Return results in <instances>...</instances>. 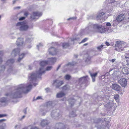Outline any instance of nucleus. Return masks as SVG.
Here are the masks:
<instances>
[{
  "instance_id": "obj_1",
  "label": "nucleus",
  "mask_w": 129,
  "mask_h": 129,
  "mask_svg": "<svg viewBox=\"0 0 129 129\" xmlns=\"http://www.w3.org/2000/svg\"><path fill=\"white\" fill-rule=\"evenodd\" d=\"M47 61H43L40 62L41 67L38 71L36 73H32L29 77V80L30 84L26 85L25 84H20L15 87V90L11 94H7V98L3 97L1 98L0 102L2 103H6L9 100V98H16L21 97L22 93H26L29 92L31 89L32 87L31 84L35 81L37 78L45 72L44 66L48 64Z\"/></svg>"
},
{
  "instance_id": "obj_2",
  "label": "nucleus",
  "mask_w": 129,
  "mask_h": 129,
  "mask_svg": "<svg viewBox=\"0 0 129 129\" xmlns=\"http://www.w3.org/2000/svg\"><path fill=\"white\" fill-rule=\"evenodd\" d=\"M105 28L101 25L95 24L89 26L85 28L86 30L88 29L91 31H96L100 33H103L105 32Z\"/></svg>"
},
{
  "instance_id": "obj_3",
  "label": "nucleus",
  "mask_w": 129,
  "mask_h": 129,
  "mask_svg": "<svg viewBox=\"0 0 129 129\" xmlns=\"http://www.w3.org/2000/svg\"><path fill=\"white\" fill-rule=\"evenodd\" d=\"M29 27L28 25L24 21L18 22L16 25V28L21 31H27Z\"/></svg>"
},
{
  "instance_id": "obj_4",
  "label": "nucleus",
  "mask_w": 129,
  "mask_h": 129,
  "mask_svg": "<svg viewBox=\"0 0 129 129\" xmlns=\"http://www.w3.org/2000/svg\"><path fill=\"white\" fill-rule=\"evenodd\" d=\"M126 46L124 42L117 41L116 42L115 44V49L121 52L124 50V48L126 47Z\"/></svg>"
},
{
  "instance_id": "obj_5",
  "label": "nucleus",
  "mask_w": 129,
  "mask_h": 129,
  "mask_svg": "<svg viewBox=\"0 0 129 129\" xmlns=\"http://www.w3.org/2000/svg\"><path fill=\"white\" fill-rule=\"evenodd\" d=\"M42 13L38 11L33 12L31 15L30 19L31 21L38 18L39 17L41 16Z\"/></svg>"
},
{
  "instance_id": "obj_6",
  "label": "nucleus",
  "mask_w": 129,
  "mask_h": 129,
  "mask_svg": "<svg viewBox=\"0 0 129 129\" xmlns=\"http://www.w3.org/2000/svg\"><path fill=\"white\" fill-rule=\"evenodd\" d=\"M117 69L119 70L120 71H121L122 73L124 75H126L129 74V68L127 67L124 66L121 67L120 66H117Z\"/></svg>"
},
{
  "instance_id": "obj_7",
  "label": "nucleus",
  "mask_w": 129,
  "mask_h": 129,
  "mask_svg": "<svg viewBox=\"0 0 129 129\" xmlns=\"http://www.w3.org/2000/svg\"><path fill=\"white\" fill-rule=\"evenodd\" d=\"M49 54L52 55L56 54L58 51L55 48L53 47H51L48 50Z\"/></svg>"
},
{
  "instance_id": "obj_8",
  "label": "nucleus",
  "mask_w": 129,
  "mask_h": 129,
  "mask_svg": "<svg viewBox=\"0 0 129 129\" xmlns=\"http://www.w3.org/2000/svg\"><path fill=\"white\" fill-rule=\"evenodd\" d=\"M60 115L58 110H54L51 113V116L53 117H58Z\"/></svg>"
},
{
  "instance_id": "obj_9",
  "label": "nucleus",
  "mask_w": 129,
  "mask_h": 129,
  "mask_svg": "<svg viewBox=\"0 0 129 129\" xmlns=\"http://www.w3.org/2000/svg\"><path fill=\"white\" fill-rule=\"evenodd\" d=\"M63 83L62 81L58 80H55L54 81V85L56 86V88H58L60 85Z\"/></svg>"
},
{
  "instance_id": "obj_10",
  "label": "nucleus",
  "mask_w": 129,
  "mask_h": 129,
  "mask_svg": "<svg viewBox=\"0 0 129 129\" xmlns=\"http://www.w3.org/2000/svg\"><path fill=\"white\" fill-rule=\"evenodd\" d=\"M119 83L122 87H125L127 85V81L124 78L120 79L118 81Z\"/></svg>"
},
{
  "instance_id": "obj_11",
  "label": "nucleus",
  "mask_w": 129,
  "mask_h": 129,
  "mask_svg": "<svg viewBox=\"0 0 129 129\" xmlns=\"http://www.w3.org/2000/svg\"><path fill=\"white\" fill-rule=\"evenodd\" d=\"M64 124L60 123H56L55 125V129H63L64 127Z\"/></svg>"
},
{
  "instance_id": "obj_12",
  "label": "nucleus",
  "mask_w": 129,
  "mask_h": 129,
  "mask_svg": "<svg viewBox=\"0 0 129 129\" xmlns=\"http://www.w3.org/2000/svg\"><path fill=\"white\" fill-rule=\"evenodd\" d=\"M105 13L103 12H100L98 15H97L96 17V18L97 20L100 19H105Z\"/></svg>"
},
{
  "instance_id": "obj_13",
  "label": "nucleus",
  "mask_w": 129,
  "mask_h": 129,
  "mask_svg": "<svg viewBox=\"0 0 129 129\" xmlns=\"http://www.w3.org/2000/svg\"><path fill=\"white\" fill-rule=\"evenodd\" d=\"M88 78V77L87 76L81 77L79 79L78 82L79 83L84 82L87 81Z\"/></svg>"
},
{
  "instance_id": "obj_14",
  "label": "nucleus",
  "mask_w": 129,
  "mask_h": 129,
  "mask_svg": "<svg viewBox=\"0 0 129 129\" xmlns=\"http://www.w3.org/2000/svg\"><path fill=\"white\" fill-rule=\"evenodd\" d=\"M112 88L117 91H119L120 87L119 85L116 84H112Z\"/></svg>"
},
{
  "instance_id": "obj_15",
  "label": "nucleus",
  "mask_w": 129,
  "mask_h": 129,
  "mask_svg": "<svg viewBox=\"0 0 129 129\" xmlns=\"http://www.w3.org/2000/svg\"><path fill=\"white\" fill-rule=\"evenodd\" d=\"M120 72L119 71H116L114 73L112 74L114 78L116 79L119 78L120 76Z\"/></svg>"
},
{
  "instance_id": "obj_16",
  "label": "nucleus",
  "mask_w": 129,
  "mask_h": 129,
  "mask_svg": "<svg viewBox=\"0 0 129 129\" xmlns=\"http://www.w3.org/2000/svg\"><path fill=\"white\" fill-rule=\"evenodd\" d=\"M56 60L55 58H49L47 61L48 64H52L56 62Z\"/></svg>"
},
{
  "instance_id": "obj_17",
  "label": "nucleus",
  "mask_w": 129,
  "mask_h": 129,
  "mask_svg": "<svg viewBox=\"0 0 129 129\" xmlns=\"http://www.w3.org/2000/svg\"><path fill=\"white\" fill-rule=\"evenodd\" d=\"M124 16L123 15H120L116 18V20L118 22H120L123 20Z\"/></svg>"
},
{
  "instance_id": "obj_18",
  "label": "nucleus",
  "mask_w": 129,
  "mask_h": 129,
  "mask_svg": "<svg viewBox=\"0 0 129 129\" xmlns=\"http://www.w3.org/2000/svg\"><path fill=\"white\" fill-rule=\"evenodd\" d=\"M23 44V39L22 38H18L17 41V46H22Z\"/></svg>"
},
{
  "instance_id": "obj_19",
  "label": "nucleus",
  "mask_w": 129,
  "mask_h": 129,
  "mask_svg": "<svg viewBox=\"0 0 129 129\" xmlns=\"http://www.w3.org/2000/svg\"><path fill=\"white\" fill-rule=\"evenodd\" d=\"M20 52V50L18 48L15 49H14L11 54V55L13 56H16Z\"/></svg>"
},
{
  "instance_id": "obj_20",
  "label": "nucleus",
  "mask_w": 129,
  "mask_h": 129,
  "mask_svg": "<svg viewBox=\"0 0 129 129\" xmlns=\"http://www.w3.org/2000/svg\"><path fill=\"white\" fill-rule=\"evenodd\" d=\"M124 56L126 59V61L127 63V65L128 67H129V51L125 54Z\"/></svg>"
},
{
  "instance_id": "obj_21",
  "label": "nucleus",
  "mask_w": 129,
  "mask_h": 129,
  "mask_svg": "<svg viewBox=\"0 0 129 129\" xmlns=\"http://www.w3.org/2000/svg\"><path fill=\"white\" fill-rule=\"evenodd\" d=\"M92 78V80L93 82H94L95 81V78L96 76L98 73H95L92 74L89 72Z\"/></svg>"
},
{
  "instance_id": "obj_22",
  "label": "nucleus",
  "mask_w": 129,
  "mask_h": 129,
  "mask_svg": "<svg viewBox=\"0 0 129 129\" xmlns=\"http://www.w3.org/2000/svg\"><path fill=\"white\" fill-rule=\"evenodd\" d=\"M114 105V104L112 102H111L107 103V104L105 105V106L108 108H110L113 106Z\"/></svg>"
},
{
  "instance_id": "obj_23",
  "label": "nucleus",
  "mask_w": 129,
  "mask_h": 129,
  "mask_svg": "<svg viewBox=\"0 0 129 129\" xmlns=\"http://www.w3.org/2000/svg\"><path fill=\"white\" fill-rule=\"evenodd\" d=\"M49 123V122L46 120H43L41 123V126L43 127L45 126Z\"/></svg>"
},
{
  "instance_id": "obj_24",
  "label": "nucleus",
  "mask_w": 129,
  "mask_h": 129,
  "mask_svg": "<svg viewBox=\"0 0 129 129\" xmlns=\"http://www.w3.org/2000/svg\"><path fill=\"white\" fill-rule=\"evenodd\" d=\"M65 95V94L62 92H60L58 93L56 95L57 98H60L63 97Z\"/></svg>"
},
{
  "instance_id": "obj_25",
  "label": "nucleus",
  "mask_w": 129,
  "mask_h": 129,
  "mask_svg": "<svg viewBox=\"0 0 129 129\" xmlns=\"http://www.w3.org/2000/svg\"><path fill=\"white\" fill-rule=\"evenodd\" d=\"M14 62V60L12 59H10L8 60L6 63L7 65L10 66Z\"/></svg>"
},
{
  "instance_id": "obj_26",
  "label": "nucleus",
  "mask_w": 129,
  "mask_h": 129,
  "mask_svg": "<svg viewBox=\"0 0 129 129\" xmlns=\"http://www.w3.org/2000/svg\"><path fill=\"white\" fill-rule=\"evenodd\" d=\"M46 108V107H44L43 108H42L40 111V114L43 115H44L47 112V111L45 110Z\"/></svg>"
},
{
  "instance_id": "obj_27",
  "label": "nucleus",
  "mask_w": 129,
  "mask_h": 129,
  "mask_svg": "<svg viewBox=\"0 0 129 129\" xmlns=\"http://www.w3.org/2000/svg\"><path fill=\"white\" fill-rule=\"evenodd\" d=\"M68 101L71 107L73 106L75 100L73 99L70 98L68 100Z\"/></svg>"
},
{
  "instance_id": "obj_28",
  "label": "nucleus",
  "mask_w": 129,
  "mask_h": 129,
  "mask_svg": "<svg viewBox=\"0 0 129 129\" xmlns=\"http://www.w3.org/2000/svg\"><path fill=\"white\" fill-rule=\"evenodd\" d=\"M52 101H49L47 102V109H50L52 108Z\"/></svg>"
},
{
  "instance_id": "obj_29",
  "label": "nucleus",
  "mask_w": 129,
  "mask_h": 129,
  "mask_svg": "<svg viewBox=\"0 0 129 129\" xmlns=\"http://www.w3.org/2000/svg\"><path fill=\"white\" fill-rule=\"evenodd\" d=\"M25 55V54L22 53L19 55V57L18 59V61L20 62L24 57Z\"/></svg>"
},
{
  "instance_id": "obj_30",
  "label": "nucleus",
  "mask_w": 129,
  "mask_h": 129,
  "mask_svg": "<svg viewBox=\"0 0 129 129\" xmlns=\"http://www.w3.org/2000/svg\"><path fill=\"white\" fill-rule=\"evenodd\" d=\"M85 56L86 57V59H85L86 62L87 63V64H89L90 62V57L87 54L85 55Z\"/></svg>"
},
{
  "instance_id": "obj_31",
  "label": "nucleus",
  "mask_w": 129,
  "mask_h": 129,
  "mask_svg": "<svg viewBox=\"0 0 129 129\" xmlns=\"http://www.w3.org/2000/svg\"><path fill=\"white\" fill-rule=\"evenodd\" d=\"M75 63L74 62H69L66 66H65L64 67L66 68H68L74 65Z\"/></svg>"
},
{
  "instance_id": "obj_32",
  "label": "nucleus",
  "mask_w": 129,
  "mask_h": 129,
  "mask_svg": "<svg viewBox=\"0 0 129 129\" xmlns=\"http://www.w3.org/2000/svg\"><path fill=\"white\" fill-rule=\"evenodd\" d=\"M70 46L69 44L67 43H64L62 44V46L63 48H66Z\"/></svg>"
},
{
  "instance_id": "obj_33",
  "label": "nucleus",
  "mask_w": 129,
  "mask_h": 129,
  "mask_svg": "<svg viewBox=\"0 0 129 129\" xmlns=\"http://www.w3.org/2000/svg\"><path fill=\"white\" fill-rule=\"evenodd\" d=\"M5 67L4 65L0 66V74L3 73L5 70Z\"/></svg>"
},
{
  "instance_id": "obj_34",
  "label": "nucleus",
  "mask_w": 129,
  "mask_h": 129,
  "mask_svg": "<svg viewBox=\"0 0 129 129\" xmlns=\"http://www.w3.org/2000/svg\"><path fill=\"white\" fill-rule=\"evenodd\" d=\"M69 116L70 117H74L76 116V115L75 112L72 111V112L70 113Z\"/></svg>"
},
{
  "instance_id": "obj_35",
  "label": "nucleus",
  "mask_w": 129,
  "mask_h": 129,
  "mask_svg": "<svg viewBox=\"0 0 129 129\" xmlns=\"http://www.w3.org/2000/svg\"><path fill=\"white\" fill-rule=\"evenodd\" d=\"M104 46V45H102L101 46L98 47H97V48L98 50L100 51H101L102 49V48L103 46Z\"/></svg>"
},
{
  "instance_id": "obj_36",
  "label": "nucleus",
  "mask_w": 129,
  "mask_h": 129,
  "mask_svg": "<svg viewBox=\"0 0 129 129\" xmlns=\"http://www.w3.org/2000/svg\"><path fill=\"white\" fill-rule=\"evenodd\" d=\"M52 68V67L51 66H48L47 67L46 70L45 69V71H49Z\"/></svg>"
},
{
  "instance_id": "obj_37",
  "label": "nucleus",
  "mask_w": 129,
  "mask_h": 129,
  "mask_svg": "<svg viewBox=\"0 0 129 129\" xmlns=\"http://www.w3.org/2000/svg\"><path fill=\"white\" fill-rule=\"evenodd\" d=\"M3 52L2 51H0V63L2 61V60L1 57L2 56L3 54Z\"/></svg>"
},
{
  "instance_id": "obj_38",
  "label": "nucleus",
  "mask_w": 129,
  "mask_h": 129,
  "mask_svg": "<svg viewBox=\"0 0 129 129\" xmlns=\"http://www.w3.org/2000/svg\"><path fill=\"white\" fill-rule=\"evenodd\" d=\"M6 126V125L5 123H3V126H0V129H4Z\"/></svg>"
},
{
  "instance_id": "obj_39",
  "label": "nucleus",
  "mask_w": 129,
  "mask_h": 129,
  "mask_svg": "<svg viewBox=\"0 0 129 129\" xmlns=\"http://www.w3.org/2000/svg\"><path fill=\"white\" fill-rule=\"evenodd\" d=\"M119 95L118 94H116L114 95V98L116 100H118L119 98Z\"/></svg>"
},
{
  "instance_id": "obj_40",
  "label": "nucleus",
  "mask_w": 129,
  "mask_h": 129,
  "mask_svg": "<svg viewBox=\"0 0 129 129\" xmlns=\"http://www.w3.org/2000/svg\"><path fill=\"white\" fill-rule=\"evenodd\" d=\"M33 40V39L31 38H27L26 39V41L27 42H31Z\"/></svg>"
},
{
  "instance_id": "obj_41",
  "label": "nucleus",
  "mask_w": 129,
  "mask_h": 129,
  "mask_svg": "<svg viewBox=\"0 0 129 129\" xmlns=\"http://www.w3.org/2000/svg\"><path fill=\"white\" fill-rule=\"evenodd\" d=\"M70 77L71 76L70 75H67L65 76V78L66 80H69L70 79Z\"/></svg>"
},
{
  "instance_id": "obj_42",
  "label": "nucleus",
  "mask_w": 129,
  "mask_h": 129,
  "mask_svg": "<svg viewBox=\"0 0 129 129\" xmlns=\"http://www.w3.org/2000/svg\"><path fill=\"white\" fill-rule=\"evenodd\" d=\"M87 39L86 38H84L81 41L80 43V44L85 42L87 40Z\"/></svg>"
},
{
  "instance_id": "obj_43",
  "label": "nucleus",
  "mask_w": 129,
  "mask_h": 129,
  "mask_svg": "<svg viewBox=\"0 0 129 129\" xmlns=\"http://www.w3.org/2000/svg\"><path fill=\"white\" fill-rule=\"evenodd\" d=\"M68 87L67 86H64L63 87L62 89L63 90H67L68 89Z\"/></svg>"
},
{
  "instance_id": "obj_44",
  "label": "nucleus",
  "mask_w": 129,
  "mask_h": 129,
  "mask_svg": "<svg viewBox=\"0 0 129 129\" xmlns=\"http://www.w3.org/2000/svg\"><path fill=\"white\" fill-rule=\"evenodd\" d=\"M25 18V17H21L19 19V20L20 21L23 20H24Z\"/></svg>"
},
{
  "instance_id": "obj_45",
  "label": "nucleus",
  "mask_w": 129,
  "mask_h": 129,
  "mask_svg": "<svg viewBox=\"0 0 129 129\" xmlns=\"http://www.w3.org/2000/svg\"><path fill=\"white\" fill-rule=\"evenodd\" d=\"M6 116V115L5 114H0V118Z\"/></svg>"
},
{
  "instance_id": "obj_46",
  "label": "nucleus",
  "mask_w": 129,
  "mask_h": 129,
  "mask_svg": "<svg viewBox=\"0 0 129 129\" xmlns=\"http://www.w3.org/2000/svg\"><path fill=\"white\" fill-rule=\"evenodd\" d=\"M78 39H79L78 38H75L72 39L71 40L72 41H74L76 40H78Z\"/></svg>"
},
{
  "instance_id": "obj_47",
  "label": "nucleus",
  "mask_w": 129,
  "mask_h": 129,
  "mask_svg": "<svg viewBox=\"0 0 129 129\" xmlns=\"http://www.w3.org/2000/svg\"><path fill=\"white\" fill-rule=\"evenodd\" d=\"M43 45L42 44H41V43H40L39 45H37V47L38 48V49H39V47L41 46H43Z\"/></svg>"
},
{
  "instance_id": "obj_48",
  "label": "nucleus",
  "mask_w": 129,
  "mask_h": 129,
  "mask_svg": "<svg viewBox=\"0 0 129 129\" xmlns=\"http://www.w3.org/2000/svg\"><path fill=\"white\" fill-rule=\"evenodd\" d=\"M30 129H39L36 126L31 127Z\"/></svg>"
},
{
  "instance_id": "obj_49",
  "label": "nucleus",
  "mask_w": 129,
  "mask_h": 129,
  "mask_svg": "<svg viewBox=\"0 0 129 129\" xmlns=\"http://www.w3.org/2000/svg\"><path fill=\"white\" fill-rule=\"evenodd\" d=\"M115 60H116V59H112V60H109L110 61V62H112V63L114 62L115 61Z\"/></svg>"
},
{
  "instance_id": "obj_50",
  "label": "nucleus",
  "mask_w": 129,
  "mask_h": 129,
  "mask_svg": "<svg viewBox=\"0 0 129 129\" xmlns=\"http://www.w3.org/2000/svg\"><path fill=\"white\" fill-rule=\"evenodd\" d=\"M42 98L40 96H38L37 98L35 99V100H39Z\"/></svg>"
},
{
  "instance_id": "obj_51",
  "label": "nucleus",
  "mask_w": 129,
  "mask_h": 129,
  "mask_svg": "<svg viewBox=\"0 0 129 129\" xmlns=\"http://www.w3.org/2000/svg\"><path fill=\"white\" fill-rule=\"evenodd\" d=\"M76 19V18H75L72 17V18H70L68 19H67V20H70V19L74 20V19Z\"/></svg>"
},
{
  "instance_id": "obj_52",
  "label": "nucleus",
  "mask_w": 129,
  "mask_h": 129,
  "mask_svg": "<svg viewBox=\"0 0 129 129\" xmlns=\"http://www.w3.org/2000/svg\"><path fill=\"white\" fill-rule=\"evenodd\" d=\"M45 90L47 92H48L50 90L49 88H45Z\"/></svg>"
},
{
  "instance_id": "obj_53",
  "label": "nucleus",
  "mask_w": 129,
  "mask_h": 129,
  "mask_svg": "<svg viewBox=\"0 0 129 129\" xmlns=\"http://www.w3.org/2000/svg\"><path fill=\"white\" fill-rule=\"evenodd\" d=\"M106 26H111V24L110 23L108 22L106 24Z\"/></svg>"
},
{
  "instance_id": "obj_54",
  "label": "nucleus",
  "mask_w": 129,
  "mask_h": 129,
  "mask_svg": "<svg viewBox=\"0 0 129 129\" xmlns=\"http://www.w3.org/2000/svg\"><path fill=\"white\" fill-rule=\"evenodd\" d=\"M6 120L4 119H0V123H2L3 121H5Z\"/></svg>"
},
{
  "instance_id": "obj_55",
  "label": "nucleus",
  "mask_w": 129,
  "mask_h": 129,
  "mask_svg": "<svg viewBox=\"0 0 129 129\" xmlns=\"http://www.w3.org/2000/svg\"><path fill=\"white\" fill-rule=\"evenodd\" d=\"M105 44L107 46H109L110 45L109 43L107 41L105 42Z\"/></svg>"
},
{
  "instance_id": "obj_56",
  "label": "nucleus",
  "mask_w": 129,
  "mask_h": 129,
  "mask_svg": "<svg viewBox=\"0 0 129 129\" xmlns=\"http://www.w3.org/2000/svg\"><path fill=\"white\" fill-rule=\"evenodd\" d=\"M24 15L26 16H27L28 15V13L27 12H25L24 13Z\"/></svg>"
},
{
  "instance_id": "obj_57",
  "label": "nucleus",
  "mask_w": 129,
  "mask_h": 129,
  "mask_svg": "<svg viewBox=\"0 0 129 129\" xmlns=\"http://www.w3.org/2000/svg\"><path fill=\"white\" fill-rule=\"evenodd\" d=\"M23 112L25 114H26V109H25L23 111Z\"/></svg>"
},
{
  "instance_id": "obj_58",
  "label": "nucleus",
  "mask_w": 129,
  "mask_h": 129,
  "mask_svg": "<svg viewBox=\"0 0 129 129\" xmlns=\"http://www.w3.org/2000/svg\"><path fill=\"white\" fill-rule=\"evenodd\" d=\"M60 65H59L58 66V68H57V69H56V70L57 71L58 69L60 68Z\"/></svg>"
},
{
  "instance_id": "obj_59",
  "label": "nucleus",
  "mask_w": 129,
  "mask_h": 129,
  "mask_svg": "<svg viewBox=\"0 0 129 129\" xmlns=\"http://www.w3.org/2000/svg\"><path fill=\"white\" fill-rule=\"evenodd\" d=\"M111 1L110 2V3H113L114 2H115V0H110Z\"/></svg>"
},
{
  "instance_id": "obj_60",
  "label": "nucleus",
  "mask_w": 129,
  "mask_h": 129,
  "mask_svg": "<svg viewBox=\"0 0 129 129\" xmlns=\"http://www.w3.org/2000/svg\"><path fill=\"white\" fill-rule=\"evenodd\" d=\"M16 2V0H14L13 1V4H14L15 3V2Z\"/></svg>"
},
{
  "instance_id": "obj_61",
  "label": "nucleus",
  "mask_w": 129,
  "mask_h": 129,
  "mask_svg": "<svg viewBox=\"0 0 129 129\" xmlns=\"http://www.w3.org/2000/svg\"><path fill=\"white\" fill-rule=\"evenodd\" d=\"M25 117V115L23 116L22 118V119H23Z\"/></svg>"
},
{
  "instance_id": "obj_62",
  "label": "nucleus",
  "mask_w": 129,
  "mask_h": 129,
  "mask_svg": "<svg viewBox=\"0 0 129 129\" xmlns=\"http://www.w3.org/2000/svg\"><path fill=\"white\" fill-rule=\"evenodd\" d=\"M88 45V44L87 43H86V44H84L83 45L84 46H86L87 45Z\"/></svg>"
},
{
  "instance_id": "obj_63",
  "label": "nucleus",
  "mask_w": 129,
  "mask_h": 129,
  "mask_svg": "<svg viewBox=\"0 0 129 129\" xmlns=\"http://www.w3.org/2000/svg\"><path fill=\"white\" fill-rule=\"evenodd\" d=\"M30 27H31V28H32L33 27V25H31V26H30Z\"/></svg>"
},
{
  "instance_id": "obj_64",
  "label": "nucleus",
  "mask_w": 129,
  "mask_h": 129,
  "mask_svg": "<svg viewBox=\"0 0 129 129\" xmlns=\"http://www.w3.org/2000/svg\"><path fill=\"white\" fill-rule=\"evenodd\" d=\"M16 8H18V9H19L20 8V7H17Z\"/></svg>"
}]
</instances>
